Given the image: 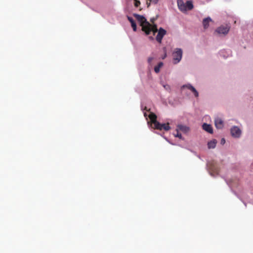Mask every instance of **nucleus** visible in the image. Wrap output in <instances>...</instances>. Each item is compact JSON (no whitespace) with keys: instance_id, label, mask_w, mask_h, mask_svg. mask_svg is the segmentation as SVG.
I'll use <instances>...</instances> for the list:
<instances>
[{"instance_id":"nucleus-1","label":"nucleus","mask_w":253,"mask_h":253,"mask_svg":"<svg viewBox=\"0 0 253 253\" xmlns=\"http://www.w3.org/2000/svg\"><path fill=\"white\" fill-rule=\"evenodd\" d=\"M141 109L143 112V114L146 119L147 120L148 118L150 119V121L147 122L149 127L159 130L163 129L164 124H161L157 121V116L154 113L150 112L149 114L147 115L146 111H149L150 109L147 110L146 107L143 109L142 106H141Z\"/></svg>"},{"instance_id":"nucleus-2","label":"nucleus","mask_w":253,"mask_h":253,"mask_svg":"<svg viewBox=\"0 0 253 253\" xmlns=\"http://www.w3.org/2000/svg\"><path fill=\"white\" fill-rule=\"evenodd\" d=\"M133 16L135 17L137 21L140 23L142 27V31H143L146 35H149L153 31L151 25L147 21L146 18L141 15L136 13H133Z\"/></svg>"},{"instance_id":"nucleus-3","label":"nucleus","mask_w":253,"mask_h":253,"mask_svg":"<svg viewBox=\"0 0 253 253\" xmlns=\"http://www.w3.org/2000/svg\"><path fill=\"white\" fill-rule=\"evenodd\" d=\"M183 51L180 48H176L172 52L173 63L174 64H177L181 60L182 57Z\"/></svg>"},{"instance_id":"nucleus-4","label":"nucleus","mask_w":253,"mask_h":253,"mask_svg":"<svg viewBox=\"0 0 253 253\" xmlns=\"http://www.w3.org/2000/svg\"><path fill=\"white\" fill-rule=\"evenodd\" d=\"M231 136L236 138L240 137L242 133L241 130L237 126H233L230 128Z\"/></svg>"},{"instance_id":"nucleus-5","label":"nucleus","mask_w":253,"mask_h":253,"mask_svg":"<svg viewBox=\"0 0 253 253\" xmlns=\"http://www.w3.org/2000/svg\"><path fill=\"white\" fill-rule=\"evenodd\" d=\"M182 88H186L188 89L191 90L193 93L194 96L197 98L199 97V92L196 89L190 84H184L181 87Z\"/></svg>"},{"instance_id":"nucleus-6","label":"nucleus","mask_w":253,"mask_h":253,"mask_svg":"<svg viewBox=\"0 0 253 253\" xmlns=\"http://www.w3.org/2000/svg\"><path fill=\"white\" fill-rule=\"evenodd\" d=\"M167 31L166 30L162 27H160L158 30V34L156 36V39L157 41L161 43L164 36L166 34Z\"/></svg>"},{"instance_id":"nucleus-7","label":"nucleus","mask_w":253,"mask_h":253,"mask_svg":"<svg viewBox=\"0 0 253 253\" xmlns=\"http://www.w3.org/2000/svg\"><path fill=\"white\" fill-rule=\"evenodd\" d=\"M214 125L216 128L222 129L224 127V122L222 119L218 117L214 118Z\"/></svg>"},{"instance_id":"nucleus-8","label":"nucleus","mask_w":253,"mask_h":253,"mask_svg":"<svg viewBox=\"0 0 253 253\" xmlns=\"http://www.w3.org/2000/svg\"><path fill=\"white\" fill-rule=\"evenodd\" d=\"M229 31V28L227 26H222L217 28L216 32L219 34L223 35L227 34Z\"/></svg>"},{"instance_id":"nucleus-9","label":"nucleus","mask_w":253,"mask_h":253,"mask_svg":"<svg viewBox=\"0 0 253 253\" xmlns=\"http://www.w3.org/2000/svg\"><path fill=\"white\" fill-rule=\"evenodd\" d=\"M189 130L190 128L188 126L183 125H178L176 129V131L180 130L184 133H187L189 131Z\"/></svg>"},{"instance_id":"nucleus-10","label":"nucleus","mask_w":253,"mask_h":253,"mask_svg":"<svg viewBox=\"0 0 253 253\" xmlns=\"http://www.w3.org/2000/svg\"><path fill=\"white\" fill-rule=\"evenodd\" d=\"M202 128L204 130L209 133L212 134L213 133V128L211 125L210 124L205 123L202 125Z\"/></svg>"},{"instance_id":"nucleus-11","label":"nucleus","mask_w":253,"mask_h":253,"mask_svg":"<svg viewBox=\"0 0 253 253\" xmlns=\"http://www.w3.org/2000/svg\"><path fill=\"white\" fill-rule=\"evenodd\" d=\"M177 5L179 9L182 12L186 11V8L185 6V3L182 0H177Z\"/></svg>"},{"instance_id":"nucleus-12","label":"nucleus","mask_w":253,"mask_h":253,"mask_svg":"<svg viewBox=\"0 0 253 253\" xmlns=\"http://www.w3.org/2000/svg\"><path fill=\"white\" fill-rule=\"evenodd\" d=\"M127 18L128 20L131 23V26L132 28V29L133 31L135 32L137 30V26L134 20V19L130 16L127 15Z\"/></svg>"},{"instance_id":"nucleus-13","label":"nucleus","mask_w":253,"mask_h":253,"mask_svg":"<svg viewBox=\"0 0 253 253\" xmlns=\"http://www.w3.org/2000/svg\"><path fill=\"white\" fill-rule=\"evenodd\" d=\"M212 21L211 17H208L205 18L203 20V25L205 29H207L209 26V23Z\"/></svg>"},{"instance_id":"nucleus-14","label":"nucleus","mask_w":253,"mask_h":253,"mask_svg":"<svg viewBox=\"0 0 253 253\" xmlns=\"http://www.w3.org/2000/svg\"><path fill=\"white\" fill-rule=\"evenodd\" d=\"M217 141L215 139H212L208 143V147L209 149H213L216 147Z\"/></svg>"},{"instance_id":"nucleus-15","label":"nucleus","mask_w":253,"mask_h":253,"mask_svg":"<svg viewBox=\"0 0 253 253\" xmlns=\"http://www.w3.org/2000/svg\"><path fill=\"white\" fill-rule=\"evenodd\" d=\"M185 6L186 8V10H191L193 8V4L191 1L188 0L185 3Z\"/></svg>"},{"instance_id":"nucleus-16","label":"nucleus","mask_w":253,"mask_h":253,"mask_svg":"<svg viewBox=\"0 0 253 253\" xmlns=\"http://www.w3.org/2000/svg\"><path fill=\"white\" fill-rule=\"evenodd\" d=\"M163 65V63L162 62H160L158 63L157 66H156L154 67V71L156 73H158L160 72V68Z\"/></svg>"},{"instance_id":"nucleus-17","label":"nucleus","mask_w":253,"mask_h":253,"mask_svg":"<svg viewBox=\"0 0 253 253\" xmlns=\"http://www.w3.org/2000/svg\"><path fill=\"white\" fill-rule=\"evenodd\" d=\"M163 87H164V88H165L166 90H167V91H169V92H170V90H171V87H170V85H169V84H163Z\"/></svg>"},{"instance_id":"nucleus-18","label":"nucleus","mask_w":253,"mask_h":253,"mask_svg":"<svg viewBox=\"0 0 253 253\" xmlns=\"http://www.w3.org/2000/svg\"><path fill=\"white\" fill-rule=\"evenodd\" d=\"M174 135L175 137H178L180 139H182V140L184 139V138L182 137L181 134L179 132V131H177L176 134H174Z\"/></svg>"},{"instance_id":"nucleus-19","label":"nucleus","mask_w":253,"mask_h":253,"mask_svg":"<svg viewBox=\"0 0 253 253\" xmlns=\"http://www.w3.org/2000/svg\"><path fill=\"white\" fill-rule=\"evenodd\" d=\"M170 128V126H169V125H166L164 124V125L163 126V129H164V130H166V131H168V130H169Z\"/></svg>"},{"instance_id":"nucleus-20","label":"nucleus","mask_w":253,"mask_h":253,"mask_svg":"<svg viewBox=\"0 0 253 253\" xmlns=\"http://www.w3.org/2000/svg\"><path fill=\"white\" fill-rule=\"evenodd\" d=\"M140 4V2L138 0H135L134 5L136 7H137Z\"/></svg>"},{"instance_id":"nucleus-21","label":"nucleus","mask_w":253,"mask_h":253,"mask_svg":"<svg viewBox=\"0 0 253 253\" xmlns=\"http://www.w3.org/2000/svg\"><path fill=\"white\" fill-rule=\"evenodd\" d=\"M150 2L153 3L154 4H157L159 0H149Z\"/></svg>"},{"instance_id":"nucleus-22","label":"nucleus","mask_w":253,"mask_h":253,"mask_svg":"<svg viewBox=\"0 0 253 253\" xmlns=\"http://www.w3.org/2000/svg\"><path fill=\"white\" fill-rule=\"evenodd\" d=\"M153 57H149L148 59V62L149 63V64H151L152 61L153 60Z\"/></svg>"},{"instance_id":"nucleus-23","label":"nucleus","mask_w":253,"mask_h":253,"mask_svg":"<svg viewBox=\"0 0 253 253\" xmlns=\"http://www.w3.org/2000/svg\"><path fill=\"white\" fill-rule=\"evenodd\" d=\"M164 50L165 51V53L164 55L162 57L163 59H165L167 57V53H166V48H164Z\"/></svg>"},{"instance_id":"nucleus-24","label":"nucleus","mask_w":253,"mask_h":253,"mask_svg":"<svg viewBox=\"0 0 253 253\" xmlns=\"http://www.w3.org/2000/svg\"><path fill=\"white\" fill-rule=\"evenodd\" d=\"M225 142V140L224 139V138H222L221 140V144H224Z\"/></svg>"},{"instance_id":"nucleus-25","label":"nucleus","mask_w":253,"mask_h":253,"mask_svg":"<svg viewBox=\"0 0 253 253\" xmlns=\"http://www.w3.org/2000/svg\"><path fill=\"white\" fill-rule=\"evenodd\" d=\"M165 140H166L168 142H169V143H170V144H172V145H174L173 143H170V142H169V141L168 139V138H167L165 137Z\"/></svg>"},{"instance_id":"nucleus-26","label":"nucleus","mask_w":253,"mask_h":253,"mask_svg":"<svg viewBox=\"0 0 253 253\" xmlns=\"http://www.w3.org/2000/svg\"><path fill=\"white\" fill-rule=\"evenodd\" d=\"M149 39L150 40H154V38H153L152 36H150V37H149Z\"/></svg>"},{"instance_id":"nucleus-27","label":"nucleus","mask_w":253,"mask_h":253,"mask_svg":"<svg viewBox=\"0 0 253 253\" xmlns=\"http://www.w3.org/2000/svg\"><path fill=\"white\" fill-rule=\"evenodd\" d=\"M154 20H155V18H151V22H153Z\"/></svg>"},{"instance_id":"nucleus-28","label":"nucleus","mask_w":253,"mask_h":253,"mask_svg":"<svg viewBox=\"0 0 253 253\" xmlns=\"http://www.w3.org/2000/svg\"><path fill=\"white\" fill-rule=\"evenodd\" d=\"M197 157H198L199 159H201V157H200V156L199 155H197Z\"/></svg>"},{"instance_id":"nucleus-29","label":"nucleus","mask_w":253,"mask_h":253,"mask_svg":"<svg viewBox=\"0 0 253 253\" xmlns=\"http://www.w3.org/2000/svg\"><path fill=\"white\" fill-rule=\"evenodd\" d=\"M251 166H252V167H253V162L252 163V164H251Z\"/></svg>"},{"instance_id":"nucleus-30","label":"nucleus","mask_w":253,"mask_h":253,"mask_svg":"<svg viewBox=\"0 0 253 253\" xmlns=\"http://www.w3.org/2000/svg\"><path fill=\"white\" fill-rule=\"evenodd\" d=\"M156 31H153V35H155V33Z\"/></svg>"},{"instance_id":"nucleus-31","label":"nucleus","mask_w":253,"mask_h":253,"mask_svg":"<svg viewBox=\"0 0 253 253\" xmlns=\"http://www.w3.org/2000/svg\"><path fill=\"white\" fill-rule=\"evenodd\" d=\"M193 152L195 155H196V152Z\"/></svg>"},{"instance_id":"nucleus-32","label":"nucleus","mask_w":253,"mask_h":253,"mask_svg":"<svg viewBox=\"0 0 253 253\" xmlns=\"http://www.w3.org/2000/svg\"><path fill=\"white\" fill-rule=\"evenodd\" d=\"M244 205L246 206V204L245 203H244Z\"/></svg>"}]
</instances>
